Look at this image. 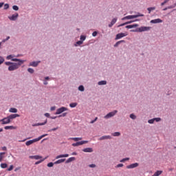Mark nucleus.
I'll return each instance as SVG.
<instances>
[{
    "mask_svg": "<svg viewBox=\"0 0 176 176\" xmlns=\"http://www.w3.org/2000/svg\"><path fill=\"white\" fill-rule=\"evenodd\" d=\"M12 61L18 62H5V65L8 66V71H16L20 68L21 64H24V60L21 59H12Z\"/></svg>",
    "mask_w": 176,
    "mask_h": 176,
    "instance_id": "1",
    "label": "nucleus"
},
{
    "mask_svg": "<svg viewBox=\"0 0 176 176\" xmlns=\"http://www.w3.org/2000/svg\"><path fill=\"white\" fill-rule=\"evenodd\" d=\"M151 27L142 26L140 28H138L135 30H131V32H145L146 31H151Z\"/></svg>",
    "mask_w": 176,
    "mask_h": 176,
    "instance_id": "2",
    "label": "nucleus"
},
{
    "mask_svg": "<svg viewBox=\"0 0 176 176\" xmlns=\"http://www.w3.org/2000/svg\"><path fill=\"white\" fill-rule=\"evenodd\" d=\"M138 17H144V14L138 12L135 15H128L122 18V20H133V19H138Z\"/></svg>",
    "mask_w": 176,
    "mask_h": 176,
    "instance_id": "3",
    "label": "nucleus"
},
{
    "mask_svg": "<svg viewBox=\"0 0 176 176\" xmlns=\"http://www.w3.org/2000/svg\"><path fill=\"white\" fill-rule=\"evenodd\" d=\"M117 112H118L117 110H114L111 112H109L106 116H104V119H110V118H113V116H115V115H116Z\"/></svg>",
    "mask_w": 176,
    "mask_h": 176,
    "instance_id": "4",
    "label": "nucleus"
},
{
    "mask_svg": "<svg viewBox=\"0 0 176 176\" xmlns=\"http://www.w3.org/2000/svg\"><path fill=\"white\" fill-rule=\"evenodd\" d=\"M65 111H68V108L62 107L56 110L55 115H60V113L65 112Z\"/></svg>",
    "mask_w": 176,
    "mask_h": 176,
    "instance_id": "5",
    "label": "nucleus"
},
{
    "mask_svg": "<svg viewBox=\"0 0 176 176\" xmlns=\"http://www.w3.org/2000/svg\"><path fill=\"white\" fill-rule=\"evenodd\" d=\"M8 19H9V20H10V21H16V20H17V19H19V13L15 12L12 16H9Z\"/></svg>",
    "mask_w": 176,
    "mask_h": 176,
    "instance_id": "6",
    "label": "nucleus"
},
{
    "mask_svg": "<svg viewBox=\"0 0 176 176\" xmlns=\"http://www.w3.org/2000/svg\"><path fill=\"white\" fill-rule=\"evenodd\" d=\"M10 122L11 121L8 117L0 120V122L1 123V124H9Z\"/></svg>",
    "mask_w": 176,
    "mask_h": 176,
    "instance_id": "7",
    "label": "nucleus"
},
{
    "mask_svg": "<svg viewBox=\"0 0 176 176\" xmlns=\"http://www.w3.org/2000/svg\"><path fill=\"white\" fill-rule=\"evenodd\" d=\"M87 142H89V141H87V140H82L81 142H77L76 143H73L72 146H79L80 145L87 144Z\"/></svg>",
    "mask_w": 176,
    "mask_h": 176,
    "instance_id": "8",
    "label": "nucleus"
},
{
    "mask_svg": "<svg viewBox=\"0 0 176 176\" xmlns=\"http://www.w3.org/2000/svg\"><path fill=\"white\" fill-rule=\"evenodd\" d=\"M124 36H127V34L122 32L116 34L115 40L118 41V39H122V38H124Z\"/></svg>",
    "mask_w": 176,
    "mask_h": 176,
    "instance_id": "9",
    "label": "nucleus"
},
{
    "mask_svg": "<svg viewBox=\"0 0 176 176\" xmlns=\"http://www.w3.org/2000/svg\"><path fill=\"white\" fill-rule=\"evenodd\" d=\"M41 64V60L38 61H32L29 63V67H36Z\"/></svg>",
    "mask_w": 176,
    "mask_h": 176,
    "instance_id": "10",
    "label": "nucleus"
},
{
    "mask_svg": "<svg viewBox=\"0 0 176 176\" xmlns=\"http://www.w3.org/2000/svg\"><path fill=\"white\" fill-rule=\"evenodd\" d=\"M138 166H140V164L136 162V163L131 164L130 165L126 166V168L130 170L131 168H135L138 167Z\"/></svg>",
    "mask_w": 176,
    "mask_h": 176,
    "instance_id": "11",
    "label": "nucleus"
},
{
    "mask_svg": "<svg viewBox=\"0 0 176 176\" xmlns=\"http://www.w3.org/2000/svg\"><path fill=\"white\" fill-rule=\"evenodd\" d=\"M151 24H159L163 23V20L160 19H153L150 21Z\"/></svg>",
    "mask_w": 176,
    "mask_h": 176,
    "instance_id": "12",
    "label": "nucleus"
},
{
    "mask_svg": "<svg viewBox=\"0 0 176 176\" xmlns=\"http://www.w3.org/2000/svg\"><path fill=\"white\" fill-rule=\"evenodd\" d=\"M34 142H38V140L36 139L32 140H28L25 142V145L27 146H30V145H32V144H34Z\"/></svg>",
    "mask_w": 176,
    "mask_h": 176,
    "instance_id": "13",
    "label": "nucleus"
},
{
    "mask_svg": "<svg viewBox=\"0 0 176 176\" xmlns=\"http://www.w3.org/2000/svg\"><path fill=\"white\" fill-rule=\"evenodd\" d=\"M8 119H10V120L12 122V120H13V119H16V118H20V115L11 114V115L8 116Z\"/></svg>",
    "mask_w": 176,
    "mask_h": 176,
    "instance_id": "14",
    "label": "nucleus"
},
{
    "mask_svg": "<svg viewBox=\"0 0 176 176\" xmlns=\"http://www.w3.org/2000/svg\"><path fill=\"white\" fill-rule=\"evenodd\" d=\"M112 139V137L111 135H104V136H102L100 137L98 140L99 141H102L104 140H111Z\"/></svg>",
    "mask_w": 176,
    "mask_h": 176,
    "instance_id": "15",
    "label": "nucleus"
},
{
    "mask_svg": "<svg viewBox=\"0 0 176 176\" xmlns=\"http://www.w3.org/2000/svg\"><path fill=\"white\" fill-rule=\"evenodd\" d=\"M116 21H118V18L113 19L111 23L109 24V28H111V27H113V25L116 23Z\"/></svg>",
    "mask_w": 176,
    "mask_h": 176,
    "instance_id": "16",
    "label": "nucleus"
},
{
    "mask_svg": "<svg viewBox=\"0 0 176 176\" xmlns=\"http://www.w3.org/2000/svg\"><path fill=\"white\" fill-rule=\"evenodd\" d=\"M140 25L135 23V24H133V25H128L125 27V28H127L128 30H130L131 28H137V27H139Z\"/></svg>",
    "mask_w": 176,
    "mask_h": 176,
    "instance_id": "17",
    "label": "nucleus"
},
{
    "mask_svg": "<svg viewBox=\"0 0 176 176\" xmlns=\"http://www.w3.org/2000/svg\"><path fill=\"white\" fill-rule=\"evenodd\" d=\"M82 152H85V153H91L93 152V148H86L82 149Z\"/></svg>",
    "mask_w": 176,
    "mask_h": 176,
    "instance_id": "18",
    "label": "nucleus"
},
{
    "mask_svg": "<svg viewBox=\"0 0 176 176\" xmlns=\"http://www.w3.org/2000/svg\"><path fill=\"white\" fill-rule=\"evenodd\" d=\"M46 123H47V120L45 121L44 122H41V123L33 124L32 126L36 127V126H45V124H46Z\"/></svg>",
    "mask_w": 176,
    "mask_h": 176,
    "instance_id": "19",
    "label": "nucleus"
},
{
    "mask_svg": "<svg viewBox=\"0 0 176 176\" xmlns=\"http://www.w3.org/2000/svg\"><path fill=\"white\" fill-rule=\"evenodd\" d=\"M30 159H35V160H39V159H42L41 156L39 155H30Z\"/></svg>",
    "mask_w": 176,
    "mask_h": 176,
    "instance_id": "20",
    "label": "nucleus"
},
{
    "mask_svg": "<svg viewBox=\"0 0 176 176\" xmlns=\"http://www.w3.org/2000/svg\"><path fill=\"white\" fill-rule=\"evenodd\" d=\"M68 156H69V155L68 154H62V155H57L56 157V159H61V157H68Z\"/></svg>",
    "mask_w": 176,
    "mask_h": 176,
    "instance_id": "21",
    "label": "nucleus"
},
{
    "mask_svg": "<svg viewBox=\"0 0 176 176\" xmlns=\"http://www.w3.org/2000/svg\"><path fill=\"white\" fill-rule=\"evenodd\" d=\"M14 57H16V55L14 54H11V55H8L6 56V60H14Z\"/></svg>",
    "mask_w": 176,
    "mask_h": 176,
    "instance_id": "22",
    "label": "nucleus"
},
{
    "mask_svg": "<svg viewBox=\"0 0 176 176\" xmlns=\"http://www.w3.org/2000/svg\"><path fill=\"white\" fill-rule=\"evenodd\" d=\"M120 43H126V41L124 40H121L118 41L115 45H114V47H118V46H119V45H120Z\"/></svg>",
    "mask_w": 176,
    "mask_h": 176,
    "instance_id": "23",
    "label": "nucleus"
},
{
    "mask_svg": "<svg viewBox=\"0 0 176 176\" xmlns=\"http://www.w3.org/2000/svg\"><path fill=\"white\" fill-rule=\"evenodd\" d=\"M98 86H105L107 85V80H101L98 82Z\"/></svg>",
    "mask_w": 176,
    "mask_h": 176,
    "instance_id": "24",
    "label": "nucleus"
},
{
    "mask_svg": "<svg viewBox=\"0 0 176 176\" xmlns=\"http://www.w3.org/2000/svg\"><path fill=\"white\" fill-rule=\"evenodd\" d=\"M65 162V159H60L54 162V164H61V163H64Z\"/></svg>",
    "mask_w": 176,
    "mask_h": 176,
    "instance_id": "25",
    "label": "nucleus"
},
{
    "mask_svg": "<svg viewBox=\"0 0 176 176\" xmlns=\"http://www.w3.org/2000/svg\"><path fill=\"white\" fill-rule=\"evenodd\" d=\"M75 159H76L75 157H72L68 158L66 160V164L71 163V162H74V160H75Z\"/></svg>",
    "mask_w": 176,
    "mask_h": 176,
    "instance_id": "26",
    "label": "nucleus"
},
{
    "mask_svg": "<svg viewBox=\"0 0 176 176\" xmlns=\"http://www.w3.org/2000/svg\"><path fill=\"white\" fill-rule=\"evenodd\" d=\"M9 112H10L11 113H17V109L10 108Z\"/></svg>",
    "mask_w": 176,
    "mask_h": 176,
    "instance_id": "27",
    "label": "nucleus"
},
{
    "mask_svg": "<svg viewBox=\"0 0 176 176\" xmlns=\"http://www.w3.org/2000/svg\"><path fill=\"white\" fill-rule=\"evenodd\" d=\"M86 38H87V36L85 35H81L80 36V41L83 43V42H85V41H86Z\"/></svg>",
    "mask_w": 176,
    "mask_h": 176,
    "instance_id": "28",
    "label": "nucleus"
},
{
    "mask_svg": "<svg viewBox=\"0 0 176 176\" xmlns=\"http://www.w3.org/2000/svg\"><path fill=\"white\" fill-rule=\"evenodd\" d=\"M69 140H73V141L78 142V141H81L82 138H69Z\"/></svg>",
    "mask_w": 176,
    "mask_h": 176,
    "instance_id": "29",
    "label": "nucleus"
},
{
    "mask_svg": "<svg viewBox=\"0 0 176 176\" xmlns=\"http://www.w3.org/2000/svg\"><path fill=\"white\" fill-rule=\"evenodd\" d=\"M80 45H83V43L80 40L74 44V46L75 47H78V46H80Z\"/></svg>",
    "mask_w": 176,
    "mask_h": 176,
    "instance_id": "30",
    "label": "nucleus"
},
{
    "mask_svg": "<svg viewBox=\"0 0 176 176\" xmlns=\"http://www.w3.org/2000/svg\"><path fill=\"white\" fill-rule=\"evenodd\" d=\"M5 130H14V126H6L4 127Z\"/></svg>",
    "mask_w": 176,
    "mask_h": 176,
    "instance_id": "31",
    "label": "nucleus"
},
{
    "mask_svg": "<svg viewBox=\"0 0 176 176\" xmlns=\"http://www.w3.org/2000/svg\"><path fill=\"white\" fill-rule=\"evenodd\" d=\"M46 136H47V133L39 136L38 138H36V140H37V142L41 141L42 138H44V137H46Z\"/></svg>",
    "mask_w": 176,
    "mask_h": 176,
    "instance_id": "32",
    "label": "nucleus"
},
{
    "mask_svg": "<svg viewBox=\"0 0 176 176\" xmlns=\"http://www.w3.org/2000/svg\"><path fill=\"white\" fill-rule=\"evenodd\" d=\"M156 7H151V8H148L147 10L149 14H151V12L155 10Z\"/></svg>",
    "mask_w": 176,
    "mask_h": 176,
    "instance_id": "33",
    "label": "nucleus"
},
{
    "mask_svg": "<svg viewBox=\"0 0 176 176\" xmlns=\"http://www.w3.org/2000/svg\"><path fill=\"white\" fill-rule=\"evenodd\" d=\"M76 105H78L77 102H72L69 104V107L70 108H75V107H76Z\"/></svg>",
    "mask_w": 176,
    "mask_h": 176,
    "instance_id": "34",
    "label": "nucleus"
},
{
    "mask_svg": "<svg viewBox=\"0 0 176 176\" xmlns=\"http://www.w3.org/2000/svg\"><path fill=\"white\" fill-rule=\"evenodd\" d=\"M162 172L161 170H157L152 176H159L160 174H162Z\"/></svg>",
    "mask_w": 176,
    "mask_h": 176,
    "instance_id": "35",
    "label": "nucleus"
},
{
    "mask_svg": "<svg viewBox=\"0 0 176 176\" xmlns=\"http://www.w3.org/2000/svg\"><path fill=\"white\" fill-rule=\"evenodd\" d=\"M129 117H130L131 119H132L133 120H135V119H137V116H135L134 113L130 114Z\"/></svg>",
    "mask_w": 176,
    "mask_h": 176,
    "instance_id": "36",
    "label": "nucleus"
},
{
    "mask_svg": "<svg viewBox=\"0 0 176 176\" xmlns=\"http://www.w3.org/2000/svg\"><path fill=\"white\" fill-rule=\"evenodd\" d=\"M79 91H85V87L83 85H80L78 87Z\"/></svg>",
    "mask_w": 176,
    "mask_h": 176,
    "instance_id": "37",
    "label": "nucleus"
},
{
    "mask_svg": "<svg viewBox=\"0 0 176 176\" xmlns=\"http://www.w3.org/2000/svg\"><path fill=\"white\" fill-rule=\"evenodd\" d=\"M128 160H130V158L126 157V158H123L120 162V163H124V162H127Z\"/></svg>",
    "mask_w": 176,
    "mask_h": 176,
    "instance_id": "38",
    "label": "nucleus"
},
{
    "mask_svg": "<svg viewBox=\"0 0 176 176\" xmlns=\"http://www.w3.org/2000/svg\"><path fill=\"white\" fill-rule=\"evenodd\" d=\"M112 135H113V137H120V132H115V133H112Z\"/></svg>",
    "mask_w": 176,
    "mask_h": 176,
    "instance_id": "39",
    "label": "nucleus"
},
{
    "mask_svg": "<svg viewBox=\"0 0 176 176\" xmlns=\"http://www.w3.org/2000/svg\"><path fill=\"white\" fill-rule=\"evenodd\" d=\"M10 39V36H7L6 38H4L2 40L1 43H5V42H7V41H9Z\"/></svg>",
    "mask_w": 176,
    "mask_h": 176,
    "instance_id": "40",
    "label": "nucleus"
},
{
    "mask_svg": "<svg viewBox=\"0 0 176 176\" xmlns=\"http://www.w3.org/2000/svg\"><path fill=\"white\" fill-rule=\"evenodd\" d=\"M34 72L35 71L32 68H28V72H29L30 74H34Z\"/></svg>",
    "mask_w": 176,
    "mask_h": 176,
    "instance_id": "41",
    "label": "nucleus"
},
{
    "mask_svg": "<svg viewBox=\"0 0 176 176\" xmlns=\"http://www.w3.org/2000/svg\"><path fill=\"white\" fill-rule=\"evenodd\" d=\"M148 123H149V124H153V123H155V120L154 118L148 120Z\"/></svg>",
    "mask_w": 176,
    "mask_h": 176,
    "instance_id": "42",
    "label": "nucleus"
},
{
    "mask_svg": "<svg viewBox=\"0 0 176 176\" xmlns=\"http://www.w3.org/2000/svg\"><path fill=\"white\" fill-rule=\"evenodd\" d=\"M0 166H1V168H6V167H8V164H5V163L1 164Z\"/></svg>",
    "mask_w": 176,
    "mask_h": 176,
    "instance_id": "43",
    "label": "nucleus"
},
{
    "mask_svg": "<svg viewBox=\"0 0 176 176\" xmlns=\"http://www.w3.org/2000/svg\"><path fill=\"white\" fill-rule=\"evenodd\" d=\"M161 121H162V118H154V122H161Z\"/></svg>",
    "mask_w": 176,
    "mask_h": 176,
    "instance_id": "44",
    "label": "nucleus"
},
{
    "mask_svg": "<svg viewBox=\"0 0 176 176\" xmlns=\"http://www.w3.org/2000/svg\"><path fill=\"white\" fill-rule=\"evenodd\" d=\"M54 162H50L47 164V167H53V166H54Z\"/></svg>",
    "mask_w": 176,
    "mask_h": 176,
    "instance_id": "45",
    "label": "nucleus"
},
{
    "mask_svg": "<svg viewBox=\"0 0 176 176\" xmlns=\"http://www.w3.org/2000/svg\"><path fill=\"white\" fill-rule=\"evenodd\" d=\"M4 62H5V59L3 57H0V65L1 64H3Z\"/></svg>",
    "mask_w": 176,
    "mask_h": 176,
    "instance_id": "46",
    "label": "nucleus"
},
{
    "mask_svg": "<svg viewBox=\"0 0 176 176\" xmlns=\"http://www.w3.org/2000/svg\"><path fill=\"white\" fill-rule=\"evenodd\" d=\"M12 9H13V10L17 11V10H19V6H13Z\"/></svg>",
    "mask_w": 176,
    "mask_h": 176,
    "instance_id": "47",
    "label": "nucleus"
},
{
    "mask_svg": "<svg viewBox=\"0 0 176 176\" xmlns=\"http://www.w3.org/2000/svg\"><path fill=\"white\" fill-rule=\"evenodd\" d=\"M56 130H58V127L53 128L52 129H50L48 131L50 133L52 131H56Z\"/></svg>",
    "mask_w": 176,
    "mask_h": 176,
    "instance_id": "48",
    "label": "nucleus"
},
{
    "mask_svg": "<svg viewBox=\"0 0 176 176\" xmlns=\"http://www.w3.org/2000/svg\"><path fill=\"white\" fill-rule=\"evenodd\" d=\"M170 0H164L163 3H161V6H164L167 2H168Z\"/></svg>",
    "mask_w": 176,
    "mask_h": 176,
    "instance_id": "49",
    "label": "nucleus"
},
{
    "mask_svg": "<svg viewBox=\"0 0 176 176\" xmlns=\"http://www.w3.org/2000/svg\"><path fill=\"white\" fill-rule=\"evenodd\" d=\"M98 35V32L95 31L92 33V36H97Z\"/></svg>",
    "mask_w": 176,
    "mask_h": 176,
    "instance_id": "50",
    "label": "nucleus"
},
{
    "mask_svg": "<svg viewBox=\"0 0 176 176\" xmlns=\"http://www.w3.org/2000/svg\"><path fill=\"white\" fill-rule=\"evenodd\" d=\"M98 119V118H95V119L92 121L90 122L91 124H93V123H95L96 122H97V120Z\"/></svg>",
    "mask_w": 176,
    "mask_h": 176,
    "instance_id": "51",
    "label": "nucleus"
},
{
    "mask_svg": "<svg viewBox=\"0 0 176 176\" xmlns=\"http://www.w3.org/2000/svg\"><path fill=\"white\" fill-rule=\"evenodd\" d=\"M67 113H63L62 115H60L58 116V118H61V117L64 118V117L67 116Z\"/></svg>",
    "mask_w": 176,
    "mask_h": 176,
    "instance_id": "52",
    "label": "nucleus"
},
{
    "mask_svg": "<svg viewBox=\"0 0 176 176\" xmlns=\"http://www.w3.org/2000/svg\"><path fill=\"white\" fill-rule=\"evenodd\" d=\"M8 8H9V4L6 3V4L4 5V10H8Z\"/></svg>",
    "mask_w": 176,
    "mask_h": 176,
    "instance_id": "53",
    "label": "nucleus"
},
{
    "mask_svg": "<svg viewBox=\"0 0 176 176\" xmlns=\"http://www.w3.org/2000/svg\"><path fill=\"white\" fill-rule=\"evenodd\" d=\"M43 160H45V159H43V160H40V161H38V162H35V164H41V163H42V162H43Z\"/></svg>",
    "mask_w": 176,
    "mask_h": 176,
    "instance_id": "54",
    "label": "nucleus"
},
{
    "mask_svg": "<svg viewBox=\"0 0 176 176\" xmlns=\"http://www.w3.org/2000/svg\"><path fill=\"white\" fill-rule=\"evenodd\" d=\"M13 170V165H10V166L8 168V171H12Z\"/></svg>",
    "mask_w": 176,
    "mask_h": 176,
    "instance_id": "55",
    "label": "nucleus"
},
{
    "mask_svg": "<svg viewBox=\"0 0 176 176\" xmlns=\"http://www.w3.org/2000/svg\"><path fill=\"white\" fill-rule=\"evenodd\" d=\"M89 167H90L91 168H96V164H90V165H89Z\"/></svg>",
    "mask_w": 176,
    "mask_h": 176,
    "instance_id": "56",
    "label": "nucleus"
},
{
    "mask_svg": "<svg viewBox=\"0 0 176 176\" xmlns=\"http://www.w3.org/2000/svg\"><path fill=\"white\" fill-rule=\"evenodd\" d=\"M131 23H134V21H130L125 22L124 24H126V25H127V24H131Z\"/></svg>",
    "mask_w": 176,
    "mask_h": 176,
    "instance_id": "57",
    "label": "nucleus"
},
{
    "mask_svg": "<svg viewBox=\"0 0 176 176\" xmlns=\"http://www.w3.org/2000/svg\"><path fill=\"white\" fill-rule=\"evenodd\" d=\"M123 164H118L116 167L117 168H119V167H123Z\"/></svg>",
    "mask_w": 176,
    "mask_h": 176,
    "instance_id": "58",
    "label": "nucleus"
},
{
    "mask_svg": "<svg viewBox=\"0 0 176 176\" xmlns=\"http://www.w3.org/2000/svg\"><path fill=\"white\" fill-rule=\"evenodd\" d=\"M45 116H46V118H50V114L49 113H45Z\"/></svg>",
    "mask_w": 176,
    "mask_h": 176,
    "instance_id": "59",
    "label": "nucleus"
},
{
    "mask_svg": "<svg viewBox=\"0 0 176 176\" xmlns=\"http://www.w3.org/2000/svg\"><path fill=\"white\" fill-rule=\"evenodd\" d=\"M174 8H175V6H170L167 7V9H173Z\"/></svg>",
    "mask_w": 176,
    "mask_h": 176,
    "instance_id": "60",
    "label": "nucleus"
},
{
    "mask_svg": "<svg viewBox=\"0 0 176 176\" xmlns=\"http://www.w3.org/2000/svg\"><path fill=\"white\" fill-rule=\"evenodd\" d=\"M51 111H55L56 110V107H52L50 108Z\"/></svg>",
    "mask_w": 176,
    "mask_h": 176,
    "instance_id": "61",
    "label": "nucleus"
},
{
    "mask_svg": "<svg viewBox=\"0 0 176 176\" xmlns=\"http://www.w3.org/2000/svg\"><path fill=\"white\" fill-rule=\"evenodd\" d=\"M124 25H126V24H124V23H122V24H120V25H119L118 27L119 28V27H123Z\"/></svg>",
    "mask_w": 176,
    "mask_h": 176,
    "instance_id": "62",
    "label": "nucleus"
},
{
    "mask_svg": "<svg viewBox=\"0 0 176 176\" xmlns=\"http://www.w3.org/2000/svg\"><path fill=\"white\" fill-rule=\"evenodd\" d=\"M43 85H48V82H47V81H46V80H44V81H43Z\"/></svg>",
    "mask_w": 176,
    "mask_h": 176,
    "instance_id": "63",
    "label": "nucleus"
},
{
    "mask_svg": "<svg viewBox=\"0 0 176 176\" xmlns=\"http://www.w3.org/2000/svg\"><path fill=\"white\" fill-rule=\"evenodd\" d=\"M3 159V155H0V162H2Z\"/></svg>",
    "mask_w": 176,
    "mask_h": 176,
    "instance_id": "64",
    "label": "nucleus"
}]
</instances>
